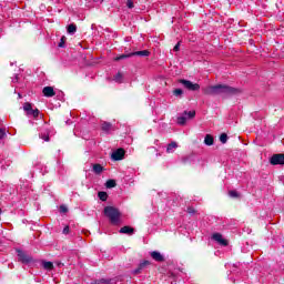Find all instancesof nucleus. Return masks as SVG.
<instances>
[{
	"label": "nucleus",
	"mask_w": 284,
	"mask_h": 284,
	"mask_svg": "<svg viewBox=\"0 0 284 284\" xmlns=\"http://www.w3.org/2000/svg\"><path fill=\"white\" fill-rule=\"evenodd\" d=\"M203 94L210 97H236L241 94V89L233 88L227 84H216V85H209L202 89Z\"/></svg>",
	"instance_id": "1"
},
{
	"label": "nucleus",
	"mask_w": 284,
	"mask_h": 284,
	"mask_svg": "<svg viewBox=\"0 0 284 284\" xmlns=\"http://www.w3.org/2000/svg\"><path fill=\"white\" fill-rule=\"evenodd\" d=\"M104 214L109 219L111 225H121V212L114 206H105Z\"/></svg>",
	"instance_id": "2"
},
{
	"label": "nucleus",
	"mask_w": 284,
	"mask_h": 284,
	"mask_svg": "<svg viewBox=\"0 0 284 284\" xmlns=\"http://www.w3.org/2000/svg\"><path fill=\"white\" fill-rule=\"evenodd\" d=\"M23 110L24 112H27V116H33V119H39L40 111L37 108H32V103L26 102L23 104Z\"/></svg>",
	"instance_id": "3"
},
{
	"label": "nucleus",
	"mask_w": 284,
	"mask_h": 284,
	"mask_svg": "<svg viewBox=\"0 0 284 284\" xmlns=\"http://www.w3.org/2000/svg\"><path fill=\"white\" fill-rule=\"evenodd\" d=\"M179 83L183 84V87L191 92H197V90H201V85L199 83H193L190 80L181 79L179 80Z\"/></svg>",
	"instance_id": "4"
},
{
	"label": "nucleus",
	"mask_w": 284,
	"mask_h": 284,
	"mask_svg": "<svg viewBox=\"0 0 284 284\" xmlns=\"http://www.w3.org/2000/svg\"><path fill=\"white\" fill-rule=\"evenodd\" d=\"M17 254L20 263H24V265H28V263H32V256L28 255L22 250H17Z\"/></svg>",
	"instance_id": "5"
},
{
	"label": "nucleus",
	"mask_w": 284,
	"mask_h": 284,
	"mask_svg": "<svg viewBox=\"0 0 284 284\" xmlns=\"http://www.w3.org/2000/svg\"><path fill=\"white\" fill-rule=\"evenodd\" d=\"M271 165H284V154L277 153L273 154L270 159Z\"/></svg>",
	"instance_id": "6"
},
{
	"label": "nucleus",
	"mask_w": 284,
	"mask_h": 284,
	"mask_svg": "<svg viewBox=\"0 0 284 284\" xmlns=\"http://www.w3.org/2000/svg\"><path fill=\"white\" fill-rule=\"evenodd\" d=\"M213 241L219 243V245H222L223 247H227L229 242L227 240L223 239V235L221 233H214L212 235Z\"/></svg>",
	"instance_id": "7"
},
{
	"label": "nucleus",
	"mask_w": 284,
	"mask_h": 284,
	"mask_svg": "<svg viewBox=\"0 0 284 284\" xmlns=\"http://www.w3.org/2000/svg\"><path fill=\"white\" fill-rule=\"evenodd\" d=\"M123 156H125V150L118 149L112 153L111 159H113V161H121Z\"/></svg>",
	"instance_id": "8"
},
{
	"label": "nucleus",
	"mask_w": 284,
	"mask_h": 284,
	"mask_svg": "<svg viewBox=\"0 0 284 284\" xmlns=\"http://www.w3.org/2000/svg\"><path fill=\"white\" fill-rule=\"evenodd\" d=\"M101 130L105 132L106 134H110L111 132H114V126L110 122H102Z\"/></svg>",
	"instance_id": "9"
},
{
	"label": "nucleus",
	"mask_w": 284,
	"mask_h": 284,
	"mask_svg": "<svg viewBox=\"0 0 284 284\" xmlns=\"http://www.w3.org/2000/svg\"><path fill=\"white\" fill-rule=\"evenodd\" d=\"M42 93L47 98H52L57 95V92H54V88L52 87H44Z\"/></svg>",
	"instance_id": "10"
},
{
	"label": "nucleus",
	"mask_w": 284,
	"mask_h": 284,
	"mask_svg": "<svg viewBox=\"0 0 284 284\" xmlns=\"http://www.w3.org/2000/svg\"><path fill=\"white\" fill-rule=\"evenodd\" d=\"M151 258H153V261H156L158 263H163V261H165V257H163V255L159 251L151 252Z\"/></svg>",
	"instance_id": "11"
},
{
	"label": "nucleus",
	"mask_w": 284,
	"mask_h": 284,
	"mask_svg": "<svg viewBox=\"0 0 284 284\" xmlns=\"http://www.w3.org/2000/svg\"><path fill=\"white\" fill-rule=\"evenodd\" d=\"M148 265H151V262L145 260L142 263H140V265L138 266V268L134 270V274H141L142 270H145V267H148Z\"/></svg>",
	"instance_id": "12"
},
{
	"label": "nucleus",
	"mask_w": 284,
	"mask_h": 284,
	"mask_svg": "<svg viewBox=\"0 0 284 284\" xmlns=\"http://www.w3.org/2000/svg\"><path fill=\"white\" fill-rule=\"evenodd\" d=\"M120 234H128L129 236H132V234H134V227L123 226L120 229Z\"/></svg>",
	"instance_id": "13"
},
{
	"label": "nucleus",
	"mask_w": 284,
	"mask_h": 284,
	"mask_svg": "<svg viewBox=\"0 0 284 284\" xmlns=\"http://www.w3.org/2000/svg\"><path fill=\"white\" fill-rule=\"evenodd\" d=\"M176 148H179V144L176 142H171L168 144L166 146V153L168 154H172L174 153V151L176 150Z\"/></svg>",
	"instance_id": "14"
},
{
	"label": "nucleus",
	"mask_w": 284,
	"mask_h": 284,
	"mask_svg": "<svg viewBox=\"0 0 284 284\" xmlns=\"http://www.w3.org/2000/svg\"><path fill=\"white\" fill-rule=\"evenodd\" d=\"M205 145H214V136L212 134H206L204 138Z\"/></svg>",
	"instance_id": "15"
},
{
	"label": "nucleus",
	"mask_w": 284,
	"mask_h": 284,
	"mask_svg": "<svg viewBox=\"0 0 284 284\" xmlns=\"http://www.w3.org/2000/svg\"><path fill=\"white\" fill-rule=\"evenodd\" d=\"M132 57H148L150 54V51L142 50V51H135L131 53Z\"/></svg>",
	"instance_id": "16"
},
{
	"label": "nucleus",
	"mask_w": 284,
	"mask_h": 284,
	"mask_svg": "<svg viewBox=\"0 0 284 284\" xmlns=\"http://www.w3.org/2000/svg\"><path fill=\"white\" fill-rule=\"evenodd\" d=\"M67 32H68L69 34H74V32H77V24H74V23L69 24V26L67 27Z\"/></svg>",
	"instance_id": "17"
},
{
	"label": "nucleus",
	"mask_w": 284,
	"mask_h": 284,
	"mask_svg": "<svg viewBox=\"0 0 284 284\" xmlns=\"http://www.w3.org/2000/svg\"><path fill=\"white\" fill-rule=\"evenodd\" d=\"M113 81H115V83H123V73L118 72V73L113 77Z\"/></svg>",
	"instance_id": "18"
},
{
	"label": "nucleus",
	"mask_w": 284,
	"mask_h": 284,
	"mask_svg": "<svg viewBox=\"0 0 284 284\" xmlns=\"http://www.w3.org/2000/svg\"><path fill=\"white\" fill-rule=\"evenodd\" d=\"M40 139H42L43 141H50V131H45V132H41L39 134Z\"/></svg>",
	"instance_id": "19"
},
{
	"label": "nucleus",
	"mask_w": 284,
	"mask_h": 284,
	"mask_svg": "<svg viewBox=\"0 0 284 284\" xmlns=\"http://www.w3.org/2000/svg\"><path fill=\"white\" fill-rule=\"evenodd\" d=\"M94 174H101L103 172V166L101 164H93Z\"/></svg>",
	"instance_id": "20"
},
{
	"label": "nucleus",
	"mask_w": 284,
	"mask_h": 284,
	"mask_svg": "<svg viewBox=\"0 0 284 284\" xmlns=\"http://www.w3.org/2000/svg\"><path fill=\"white\" fill-rule=\"evenodd\" d=\"M42 266L44 270H53L54 268V264H52V262H43Z\"/></svg>",
	"instance_id": "21"
},
{
	"label": "nucleus",
	"mask_w": 284,
	"mask_h": 284,
	"mask_svg": "<svg viewBox=\"0 0 284 284\" xmlns=\"http://www.w3.org/2000/svg\"><path fill=\"white\" fill-rule=\"evenodd\" d=\"M98 196H99L100 201H108V193L106 192L100 191L98 193Z\"/></svg>",
	"instance_id": "22"
},
{
	"label": "nucleus",
	"mask_w": 284,
	"mask_h": 284,
	"mask_svg": "<svg viewBox=\"0 0 284 284\" xmlns=\"http://www.w3.org/2000/svg\"><path fill=\"white\" fill-rule=\"evenodd\" d=\"M68 41V38L65 36H62L60 39V42L58 44L59 48H65V42Z\"/></svg>",
	"instance_id": "23"
},
{
	"label": "nucleus",
	"mask_w": 284,
	"mask_h": 284,
	"mask_svg": "<svg viewBox=\"0 0 284 284\" xmlns=\"http://www.w3.org/2000/svg\"><path fill=\"white\" fill-rule=\"evenodd\" d=\"M185 123H187V118L185 116L178 118V125H185Z\"/></svg>",
	"instance_id": "24"
},
{
	"label": "nucleus",
	"mask_w": 284,
	"mask_h": 284,
	"mask_svg": "<svg viewBox=\"0 0 284 284\" xmlns=\"http://www.w3.org/2000/svg\"><path fill=\"white\" fill-rule=\"evenodd\" d=\"M105 185L108 189L116 187V181L109 180V181H106Z\"/></svg>",
	"instance_id": "25"
},
{
	"label": "nucleus",
	"mask_w": 284,
	"mask_h": 284,
	"mask_svg": "<svg viewBox=\"0 0 284 284\" xmlns=\"http://www.w3.org/2000/svg\"><path fill=\"white\" fill-rule=\"evenodd\" d=\"M130 57H132V53H129V54H121L120 57H116L114 59V61H121L123 59H130Z\"/></svg>",
	"instance_id": "26"
},
{
	"label": "nucleus",
	"mask_w": 284,
	"mask_h": 284,
	"mask_svg": "<svg viewBox=\"0 0 284 284\" xmlns=\"http://www.w3.org/2000/svg\"><path fill=\"white\" fill-rule=\"evenodd\" d=\"M110 283H112V280H108V278H101L95 281V284H110Z\"/></svg>",
	"instance_id": "27"
},
{
	"label": "nucleus",
	"mask_w": 284,
	"mask_h": 284,
	"mask_svg": "<svg viewBox=\"0 0 284 284\" xmlns=\"http://www.w3.org/2000/svg\"><path fill=\"white\" fill-rule=\"evenodd\" d=\"M184 114L185 116H189V119H194V116H196V111H185Z\"/></svg>",
	"instance_id": "28"
},
{
	"label": "nucleus",
	"mask_w": 284,
	"mask_h": 284,
	"mask_svg": "<svg viewBox=\"0 0 284 284\" xmlns=\"http://www.w3.org/2000/svg\"><path fill=\"white\" fill-rule=\"evenodd\" d=\"M174 97H183V89H175L173 91Z\"/></svg>",
	"instance_id": "29"
},
{
	"label": "nucleus",
	"mask_w": 284,
	"mask_h": 284,
	"mask_svg": "<svg viewBox=\"0 0 284 284\" xmlns=\"http://www.w3.org/2000/svg\"><path fill=\"white\" fill-rule=\"evenodd\" d=\"M221 143H227V133H222L220 135Z\"/></svg>",
	"instance_id": "30"
},
{
	"label": "nucleus",
	"mask_w": 284,
	"mask_h": 284,
	"mask_svg": "<svg viewBox=\"0 0 284 284\" xmlns=\"http://www.w3.org/2000/svg\"><path fill=\"white\" fill-rule=\"evenodd\" d=\"M229 195L232 199H239V196H240L239 192H236V191H229Z\"/></svg>",
	"instance_id": "31"
},
{
	"label": "nucleus",
	"mask_w": 284,
	"mask_h": 284,
	"mask_svg": "<svg viewBox=\"0 0 284 284\" xmlns=\"http://www.w3.org/2000/svg\"><path fill=\"white\" fill-rule=\"evenodd\" d=\"M126 7L132 10L134 8V1L133 0H126Z\"/></svg>",
	"instance_id": "32"
},
{
	"label": "nucleus",
	"mask_w": 284,
	"mask_h": 284,
	"mask_svg": "<svg viewBox=\"0 0 284 284\" xmlns=\"http://www.w3.org/2000/svg\"><path fill=\"white\" fill-rule=\"evenodd\" d=\"M186 212L187 214H196V210L192 206H187Z\"/></svg>",
	"instance_id": "33"
},
{
	"label": "nucleus",
	"mask_w": 284,
	"mask_h": 284,
	"mask_svg": "<svg viewBox=\"0 0 284 284\" xmlns=\"http://www.w3.org/2000/svg\"><path fill=\"white\" fill-rule=\"evenodd\" d=\"M1 139H6V129H0V141Z\"/></svg>",
	"instance_id": "34"
},
{
	"label": "nucleus",
	"mask_w": 284,
	"mask_h": 284,
	"mask_svg": "<svg viewBox=\"0 0 284 284\" xmlns=\"http://www.w3.org/2000/svg\"><path fill=\"white\" fill-rule=\"evenodd\" d=\"M181 50V42H178L176 45L173 48L174 52H179Z\"/></svg>",
	"instance_id": "35"
},
{
	"label": "nucleus",
	"mask_w": 284,
	"mask_h": 284,
	"mask_svg": "<svg viewBox=\"0 0 284 284\" xmlns=\"http://www.w3.org/2000/svg\"><path fill=\"white\" fill-rule=\"evenodd\" d=\"M63 234H70V226H64V229H63Z\"/></svg>",
	"instance_id": "36"
},
{
	"label": "nucleus",
	"mask_w": 284,
	"mask_h": 284,
	"mask_svg": "<svg viewBox=\"0 0 284 284\" xmlns=\"http://www.w3.org/2000/svg\"><path fill=\"white\" fill-rule=\"evenodd\" d=\"M60 212H63V213L68 212V207H65V206H60Z\"/></svg>",
	"instance_id": "37"
},
{
	"label": "nucleus",
	"mask_w": 284,
	"mask_h": 284,
	"mask_svg": "<svg viewBox=\"0 0 284 284\" xmlns=\"http://www.w3.org/2000/svg\"><path fill=\"white\" fill-rule=\"evenodd\" d=\"M0 214H1V209H0Z\"/></svg>",
	"instance_id": "38"
}]
</instances>
